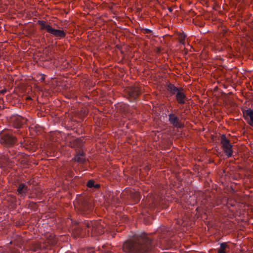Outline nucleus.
I'll return each instance as SVG.
<instances>
[{"instance_id":"6e6552de","label":"nucleus","mask_w":253,"mask_h":253,"mask_svg":"<svg viewBox=\"0 0 253 253\" xmlns=\"http://www.w3.org/2000/svg\"><path fill=\"white\" fill-rule=\"evenodd\" d=\"M244 116L248 121V124L253 126V110L248 109L244 112Z\"/></svg>"},{"instance_id":"9d476101","label":"nucleus","mask_w":253,"mask_h":253,"mask_svg":"<svg viewBox=\"0 0 253 253\" xmlns=\"http://www.w3.org/2000/svg\"><path fill=\"white\" fill-rule=\"evenodd\" d=\"M25 122V119H22L21 117H17L15 120L14 125L16 127H20Z\"/></svg>"},{"instance_id":"ddd939ff","label":"nucleus","mask_w":253,"mask_h":253,"mask_svg":"<svg viewBox=\"0 0 253 253\" xmlns=\"http://www.w3.org/2000/svg\"><path fill=\"white\" fill-rule=\"evenodd\" d=\"M227 247L226 243H222L220 245V249L218 251V253H226L225 249Z\"/></svg>"},{"instance_id":"7ed1b4c3","label":"nucleus","mask_w":253,"mask_h":253,"mask_svg":"<svg viewBox=\"0 0 253 253\" xmlns=\"http://www.w3.org/2000/svg\"><path fill=\"white\" fill-rule=\"evenodd\" d=\"M221 143L224 152L228 157H231L233 153L232 146L230 144L229 140L227 139L225 135H222L221 136Z\"/></svg>"},{"instance_id":"f3484780","label":"nucleus","mask_w":253,"mask_h":253,"mask_svg":"<svg viewBox=\"0 0 253 253\" xmlns=\"http://www.w3.org/2000/svg\"><path fill=\"white\" fill-rule=\"evenodd\" d=\"M40 76H41V79H40V80L41 82L43 81H44V76H43V75H40Z\"/></svg>"},{"instance_id":"f8f14e48","label":"nucleus","mask_w":253,"mask_h":253,"mask_svg":"<svg viewBox=\"0 0 253 253\" xmlns=\"http://www.w3.org/2000/svg\"><path fill=\"white\" fill-rule=\"evenodd\" d=\"M178 36V40L182 45H184L185 44V35L182 33H179L177 34Z\"/></svg>"},{"instance_id":"4468645a","label":"nucleus","mask_w":253,"mask_h":253,"mask_svg":"<svg viewBox=\"0 0 253 253\" xmlns=\"http://www.w3.org/2000/svg\"><path fill=\"white\" fill-rule=\"evenodd\" d=\"M87 185L88 187L91 188V187H95V188H98L99 187V184H95L94 185V182L93 180H89L87 182Z\"/></svg>"},{"instance_id":"9b49d317","label":"nucleus","mask_w":253,"mask_h":253,"mask_svg":"<svg viewBox=\"0 0 253 253\" xmlns=\"http://www.w3.org/2000/svg\"><path fill=\"white\" fill-rule=\"evenodd\" d=\"M74 159L76 161L78 162L83 163L84 159V156L83 153H79L77 154L74 158Z\"/></svg>"},{"instance_id":"2eb2a0df","label":"nucleus","mask_w":253,"mask_h":253,"mask_svg":"<svg viewBox=\"0 0 253 253\" xmlns=\"http://www.w3.org/2000/svg\"><path fill=\"white\" fill-rule=\"evenodd\" d=\"M169 121L171 122L172 124H174V116L173 115L170 114L169 115Z\"/></svg>"},{"instance_id":"20e7f679","label":"nucleus","mask_w":253,"mask_h":253,"mask_svg":"<svg viewBox=\"0 0 253 253\" xmlns=\"http://www.w3.org/2000/svg\"><path fill=\"white\" fill-rule=\"evenodd\" d=\"M87 226L88 228L90 226L92 227L91 235L92 236L96 235L97 233H102V231H99V230L102 228V226L100 225V222L99 221H93L87 223Z\"/></svg>"},{"instance_id":"f03ea898","label":"nucleus","mask_w":253,"mask_h":253,"mask_svg":"<svg viewBox=\"0 0 253 253\" xmlns=\"http://www.w3.org/2000/svg\"><path fill=\"white\" fill-rule=\"evenodd\" d=\"M38 22L41 30H46L53 36L61 39L66 36V33L63 30L55 29L44 21H38Z\"/></svg>"},{"instance_id":"6ab92c4d","label":"nucleus","mask_w":253,"mask_h":253,"mask_svg":"<svg viewBox=\"0 0 253 253\" xmlns=\"http://www.w3.org/2000/svg\"><path fill=\"white\" fill-rule=\"evenodd\" d=\"M174 120H175V121H176V119H175V118L174 119ZM175 126H176V125L175 124Z\"/></svg>"},{"instance_id":"f257e3e1","label":"nucleus","mask_w":253,"mask_h":253,"mask_svg":"<svg viewBox=\"0 0 253 253\" xmlns=\"http://www.w3.org/2000/svg\"><path fill=\"white\" fill-rule=\"evenodd\" d=\"M151 241L147 237H140L135 242L127 241L123 245L125 252L132 253H149L151 249Z\"/></svg>"},{"instance_id":"dca6fc26","label":"nucleus","mask_w":253,"mask_h":253,"mask_svg":"<svg viewBox=\"0 0 253 253\" xmlns=\"http://www.w3.org/2000/svg\"><path fill=\"white\" fill-rule=\"evenodd\" d=\"M73 234L75 235V236H81V234L79 232H77V231L75 229H74V231H73Z\"/></svg>"},{"instance_id":"423d86ee","label":"nucleus","mask_w":253,"mask_h":253,"mask_svg":"<svg viewBox=\"0 0 253 253\" xmlns=\"http://www.w3.org/2000/svg\"><path fill=\"white\" fill-rule=\"evenodd\" d=\"M176 91V99L179 103L183 104L185 101V95L183 90L178 89L175 87V92Z\"/></svg>"},{"instance_id":"1a4fd4ad","label":"nucleus","mask_w":253,"mask_h":253,"mask_svg":"<svg viewBox=\"0 0 253 253\" xmlns=\"http://www.w3.org/2000/svg\"><path fill=\"white\" fill-rule=\"evenodd\" d=\"M27 192V188L24 184H20L17 188V192L18 195L21 196H24Z\"/></svg>"},{"instance_id":"a211bd4d","label":"nucleus","mask_w":253,"mask_h":253,"mask_svg":"<svg viewBox=\"0 0 253 253\" xmlns=\"http://www.w3.org/2000/svg\"><path fill=\"white\" fill-rule=\"evenodd\" d=\"M169 10L170 11H172V8H171V7H169Z\"/></svg>"},{"instance_id":"0eeeda50","label":"nucleus","mask_w":253,"mask_h":253,"mask_svg":"<svg viewBox=\"0 0 253 253\" xmlns=\"http://www.w3.org/2000/svg\"><path fill=\"white\" fill-rule=\"evenodd\" d=\"M129 95L133 98H136L140 93V89L138 86H132L127 89Z\"/></svg>"},{"instance_id":"39448f33","label":"nucleus","mask_w":253,"mask_h":253,"mask_svg":"<svg viewBox=\"0 0 253 253\" xmlns=\"http://www.w3.org/2000/svg\"><path fill=\"white\" fill-rule=\"evenodd\" d=\"M1 142L3 144L10 146L15 143V139L9 134H4V132H3L1 134Z\"/></svg>"}]
</instances>
